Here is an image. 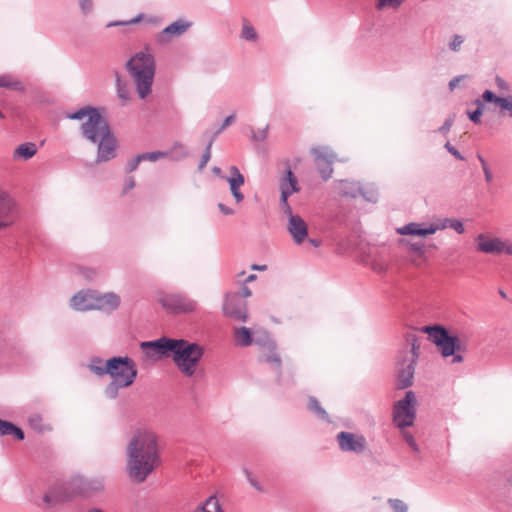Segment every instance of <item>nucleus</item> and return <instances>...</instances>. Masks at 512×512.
I'll list each match as a JSON object with an SVG mask.
<instances>
[{
    "label": "nucleus",
    "instance_id": "nucleus-1",
    "mask_svg": "<svg viewBox=\"0 0 512 512\" xmlns=\"http://www.w3.org/2000/svg\"><path fill=\"white\" fill-rule=\"evenodd\" d=\"M66 118L86 119L80 126V133L86 141L97 145L96 164L108 162L117 156V138L97 108L87 105L75 112L67 113Z\"/></svg>",
    "mask_w": 512,
    "mask_h": 512
},
{
    "label": "nucleus",
    "instance_id": "nucleus-2",
    "mask_svg": "<svg viewBox=\"0 0 512 512\" xmlns=\"http://www.w3.org/2000/svg\"><path fill=\"white\" fill-rule=\"evenodd\" d=\"M156 434L145 428L137 429L126 446V471L135 483L144 482L159 465Z\"/></svg>",
    "mask_w": 512,
    "mask_h": 512
},
{
    "label": "nucleus",
    "instance_id": "nucleus-3",
    "mask_svg": "<svg viewBox=\"0 0 512 512\" xmlns=\"http://www.w3.org/2000/svg\"><path fill=\"white\" fill-rule=\"evenodd\" d=\"M329 229H331V235L337 240L340 253L358 251L360 254H365L362 228L354 217L339 213L331 222Z\"/></svg>",
    "mask_w": 512,
    "mask_h": 512
},
{
    "label": "nucleus",
    "instance_id": "nucleus-4",
    "mask_svg": "<svg viewBox=\"0 0 512 512\" xmlns=\"http://www.w3.org/2000/svg\"><path fill=\"white\" fill-rule=\"evenodd\" d=\"M125 68L134 81L138 96L145 99L152 92L156 71L154 56L144 51L137 52L127 61Z\"/></svg>",
    "mask_w": 512,
    "mask_h": 512
},
{
    "label": "nucleus",
    "instance_id": "nucleus-5",
    "mask_svg": "<svg viewBox=\"0 0 512 512\" xmlns=\"http://www.w3.org/2000/svg\"><path fill=\"white\" fill-rule=\"evenodd\" d=\"M423 331L428 335L429 341L436 346L442 358L451 357L453 364L464 361L461 352L466 351V345L457 333L451 332L440 324L425 326Z\"/></svg>",
    "mask_w": 512,
    "mask_h": 512
},
{
    "label": "nucleus",
    "instance_id": "nucleus-6",
    "mask_svg": "<svg viewBox=\"0 0 512 512\" xmlns=\"http://www.w3.org/2000/svg\"><path fill=\"white\" fill-rule=\"evenodd\" d=\"M205 349L196 342L174 338L170 356L177 369L186 377H192L204 356Z\"/></svg>",
    "mask_w": 512,
    "mask_h": 512
},
{
    "label": "nucleus",
    "instance_id": "nucleus-7",
    "mask_svg": "<svg viewBox=\"0 0 512 512\" xmlns=\"http://www.w3.org/2000/svg\"><path fill=\"white\" fill-rule=\"evenodd\" d=\"M108 375L122 386H131L138 374L135 361L128 356H115L108 359Z\"/></svg>",
    "mask_w": 512,
    "mask_h": 512
},
{
    "label": "nucleus",
    "instance_id": "nucleus-8",
    "mask_svg": "<svg viewBox=\"0 0 512 512\" xmlns=\"http://www.w3.org/2000/svg\"><path fill=\"white\" fill-rule=\"evenodd\" d=\"M416 405V395L412 390L406 391L404 397L394 404L392 416L397 428L405 430L414 424L417 415Z\"/></svg>",
    "mask_w": 512,
    "mask_h": 512
},
{
    "label": "nucleus",
    "instance_id": "nucleus-9",
    "mask_svg": "<svg viewBox=\"0 0 512 512\" xmlns=\"http://www.w3.org/2000/svg\"><path fill=\"white\" fill-rule=\"evenodd\" d=\"M257 347L259 361L267 364L277 374L278 384L284 385L281 377L282 360L277 351V345L268 332L265 335L258 336Z\"/></svg>",
    "mask_w": 512,
    "mask_h": 512
},
{
    "label": "nucleus",
    "instance_id": "nucleus-10",
    "mask_svg": "<svg viewBox=\"0 0 512 512\" xmlns=\"http://www.w3.org/2000/svg\"><path fill=\"white\" fill-rule=\"evenodd\" d=\"M161 306L175 314L191 313L197 308V302L183 293H168L159 296Z\"/></svg>",
    "mask_w": 512,
    "mask_h": 512
},
{
    "label": "nucleus",
    "instance_id": "nucleus-11",
    "mask_svg": "<svg viewBox=\"0 0 512 512\" xmlns=\"http://www.w3.org/2000/svg\"><path fill=\"white\" fill-rule=\"evenodd\" d=\"M336 441L340 451L344 453L361 455L365 453L367 449V440L362 434L340 431L336 434Z\"/></svg>",
    "mask_w": 512,
    "mask_h": 512
},
{
    "label": "nucleus",
    "instance_id": "nucleus-12",
    "mask_svg": "<svg viewBox=\"0 0 512 512\" xmlns=\"http://www.w3.org/2000/svg\"><path fill=\"white\" fill-rule=\"evenodd\" d=\"M476 249L479 252L492 255H512V245L508 241H503L498 237H490L480 233L475 238Z\"/></svg>",
    "mask_w": 512,
    "mask_h": 512
},
{
    "label": "nucleus",
    "instance_id": "nucleus-13",
    "mask_svg": "<svg viewBox=\"0 0 512 512\" xmlns=\"http://www.w3.org/2000/svg\"><path fill=\"white\" fill-rule=\"evenodd\" d=\"M18 217L19 210L16 201L8 192L0 190V231L13 226Z\"/></svg>",
    "mask_w": 512,
    "mask_h": 512
},
{
    "label": "nucleus",
    "instance_id": "nucleus-14",
    "mask_svg": "<svg viewBox=\"0 0 512 512\" xmlns=\"http://www.w3.org/2000/svg\"><path fill=\"white\" fill-rule=\"evenodd\" d=\"M223 313L225 316L240 321L247 322L248 310L247 303L238 293H227L223 303Z\"/></svg>",
    "mask_w": 512,
    "mask_h": 512
},
{
    "label": "nucleus",
    "instance_id": "nucleus-15",
    "mask_svg": "<svg viewBox=\"0 0 512 512\" xmlns=\"http://www.w3.org/2000/svg\"><path fill=\"white\" fill-rule=\"evenodd\" d=\"M174 338L161 337L154 341H144L140 344L143 353L148 358H159L170 356Z\"/></svg>",
    "mask_w": 512,
    "mask_h": 512
},
{
    "label": "nucleus",
    "instance_id": "nucleus-16",
    "mask_svg": "<svg viewBox=\"0 0 512 512\" xmlns=\"http://www.w3.org/2000/svg\"><path fill=\"white\" fill-rule=\"evenodd\" d=\"M416 365L413 361H407L406 358L399 360L396 370V388L404 390L413 385Z\"/></svg>",
    "mask_w": 512,
    "mask_h": 512
},
{
    "label": "nucleus",
    "instance_id": "nucleus-17",
    "mask_svg": "<svg viewBox=\"0 0 512 512\" xmlns=\"http://www.w3.org/2000/svg\"><path fill=\"white\" fill-rule=\"evenodd\" d=\"M121 302L120 295L115 292L102 293L96 290L94 310L111 314L120 307Z\"/></svg>",
    "mask_w": 512,
    "mask_h": 512
},
{
    "label": "nucleus",
    "instance_id": "nucleus-18",
    "mask_svg": "<svg viewBox=\"0 0 512 512\" xmlns=\"http://www.w3.org/2000/svg\"><path fill=\"white\" fill-rule=\"evenodd\" d=\"M437 232V227H433L426 222H409L396 228V233L402 236H412L426 238Z\"/></svg>",
    "mask_w": 512,
    "mask_h": 512
},
{
    "label": "nucleus",
    "instance_id": "nucleus-19",
    "mask_svg": "<svg viewBox=\"0 0 512 512\" xmlns=\"http://www.w3.org/2000/svg\"><path fill=\"white\" fill-rule=\"evenodd\" d=\"M266 331H253L251 328L240 326L233 327L232 335L235 346L238 347H249L252 344L257 346L258 336L265 335Z\"/></svg>",
    "mask_w": 512,
    "mask_h": 512
},
{
    "label": "nucleus",
    "instance_id": "nucleus-20",
    "mask_svg": "<svg viewBox=\"0 0 512 512\" xmlns=\"http://www.w3.org/2000/svg\"><path fill=\"white\" fill-rule=\"evenodd\" d=\"M94 289H82L70 298V306L72 309L80 312L94 310L95 305Z\"/></svg>",
    "mask_w": 512,
    "mask_h": 512
},
{
    "label": "nucleus",
    "instance_id": "nucleus-21",
    "mask_svg": "<svg viewBox=\"0 0 512 512\" xmlns=\"http://www.w3.org/2000/svg\"><path fill=\"white\" fill-rule=\"evenodd\" d=\"M192 26V22L179 18L165 27L158 36L159 42H169L174 37H180L185 34Z\"/></svg>",
    "mask_w": 512,
    "mask_h": 512
},
{
    "label": "nucleus",
    "instance_id": "nucleus-22",
    "mask_svg": "<svg viewBox=\"0 0 512 512\" xmlns=\"http://www.w3.org/2000/svg\"><path fill=\"white\" fill-rule=\"evenodd\" d=\"M286 164L287 168L280 176L278 185L280 196L290 197L293 193H298L300 191V186L297 177L291 170L289 162H287Z\"/></svg>",
    "mask_w": 512,
    "mask_h": 512
},
{
    "label": "nucleus",
    "instance_id": "nucleus-23",
    "mask_svg": "<svg viewBox=\"0 0 512 512\" xmlns=\"http://www.w3.org/2000/svg\"><path fill=\"white\" fill-rule=\"evenodd\" d=\"M65 485L50 488L43 496V509H51L59 504L69 501Z\"/></svg>",
    "mask_w": 512,
    "mask_h": 512
},
{
    "label": "nucleus",
    "instance_id": "nucleus-24",
    "mask_svg": "<svg viewBox=\"0 0 512 512\" xmlns=\"http://www.w3.org/2000/svg\"><path fill=\"white\" fill-rule=\"evenodd\" d=\"M348 158H339L337 154L329 146L322 145V182L331 178L333 173V163L347 162Z\"/></svg>",
    "mask_w": 512,
    "mask_h": 512
},
{
    "label": "nucleus",
    "instance_id": "nucleus-25",
    "mask_svg": "<svg viewBox=\"0 0 512 512\" xmlns=\"http://www.w3.org/2000/svg\"><path fill=\"white\" fill-rule=\"evenodd\" d=\"M287 231L296 244L303 243L308 235L307 225L299 215L291 216L288 219Z\"/></svg>",
    "mask_w": 512,
    "mask_h": 512
},
{
    "label": "nucleus",
    "instance_id": "nucleus-26",
    "mask_svg": "<svg viewBox=\"0 0 512 512\" xmlns=\"http://www.w3.org/2000/svg\"><path fill=\"white\" fill-rule=\"evenodd\" d=\"M229 171L231 173L230 177H226L227 182L230 186V191L232 196L234 197L235 201L237 203H240L244 200V195L240 191V187L244 184L245 179L244 176L241 174L239 169L236 166H231L229 168Z\"/></svg>",
    "mask_w": 512,
    "mask_h": 512
},
{
    "label": "nucleus",
    "instance_id": "nucleus-27",
    "mask_svg": "<svg viewBox=\"0 0 512 512\" xmlns=\"http://www.w3.org/2000/svg\"><path fill=\"white\" fill-rule=\"evenodd\" d=\"M486 90L483 91L480 98L475 99L472 103L476 106L474 110H467L466 115L468 119L474 124L481 123V117L483 115L486 104H494L497 107V101H488L485 97Z\"/></svg>",
    "mask_w": 512,
    "mask_h": 512
},
{
    "label": "nucleus",
    "instance_id": "nucleus-28",
    "mask_svg": "<svg viewBox=\"0 0 512 512\" xmlns=\"http://www.w3.org/2000/svg\"><path fill=\"white\" fill-rule=\"evenodd\" d=\"M64 485L68 492L70 500L75 496L88 494L87 483H86L85 477H82V476L72 477Z\"/></svg>",
    "mask_w": 512,
    "mask_h": 512
},
{
    "label": "nucleus",
    "instance_id": "nucleus-29",
    "mask_svg": "<svg viewBox=\"0 0 512 512\" xmlns=\"http://www.w3.org/2000/svg\"><path fill=\"white\" fill-rule=\"evenodd\" d=\"M37 145L34 142H25L18 145L13 151L15 161H28L37 153Z\"/></svg>",
    "mask_w": 512,
    "mask_h": 512
},
{
    "label": "nucleus",
    "instance_id": "nucleus-30",
    "mask_svg": "<svg viewBox=\"0 0 512 512\" xmlns=\"http://www.w3.org/2000/svg\"><path fill=\"white\" fill-rule=\"evenodd\" d=\"M485 97L488 101H497V107L501 112H509L512 117V96H499L494 91L486 89Z\"/></svg>",
    "mask_w": 512,
    "mask_h": 512
},
{
    "label": "nucleus",
    "instance_id": "nucleus-31",
    "mask_svg": "<svg viewBox=\"0 0 512 512\" xmlns=\"http://www.w3.org/2000/svg\"><path fill=\"white\" fill-rule=\"evenodd\" d=\"M87 368L96 376L102 377L108 373V360L104 361L100 357H92L87 364Z\"/></svg>",
    "mask_w": 512,
    "mask_h": 512
},
{
    "label": "nucleus",
    "instance_id": "nucleus-32",
    "mask_svg": "<svg viewBox=\"0 0 512 512\" xmlns=\"http://www.w3.org/2000/svg\"><path fill=\"white\" fill-rule=\"evenodd\" d=\"M359 196L369 203H376L379 199V192L375 184H360Z\"/></svg>",
    "mask_w": 512,
    "mask_h": 512
},
{
    "label": "nucleus",
    "instance_id": "nucleus-33",
    "mask_svg": "<svg viewBox=\"0 0 512 512\" xmlns=\"http://www.w3.org/2000/svg\"><path fill=\"white\" fill-rule=\"evenodd\" d=\"M240 38L248 41V42H257L258 41V33L254 26L250 23L249 20L243 19L242 20V27L240 32Z\"/></svg>",
    "mask_w": 512,
    "mask_h": 512
},
{
    "label": "nucleus",
    "instance_id": "nucleus-34",
    "mask_svg": "<svg viewBox=\"0 0 512 512\" xmlns=\"http://www.w3.org/2000/svg\"><path fill=\"white\" fill-rule=\"evenodd\" d=\"M342 184V188L340 190V193L343 196L350 197V198H356L359 196L360 192V183L355 181H347V180H340Z\"/></svg>",
    "mask_w": 512,
    "mask_h": 512
},
{
    "label": "nucleus",
    "instance_id": "nucleus-35",
    "mask_svg": "<svg viewBox=\"0 0 512 512\" xmlns=\"http://www.w3.org/2000/svg\"><path fill=\"white\" fill-rule=\"evenodd\" d=\"M168 153V157H170L174 161H180L186 158L189 154L188 149L182 143L176 142L173 144Z\"/></svg>",
    "mask_w": 512,
    "mask_h": 512
},
{
    "label": "nucleus",
    "instance_id": "nucleus-36",
    "mask_svg": "<svg viewBox=\"0 0 512 512\" xmlns=\"http://www.w3.org/2000/svg\"><path fill=\"white\" fill-rule=\"evenodd\" d=\"M0 88H6L10 90H20L22 89L21 82L10 74L0 75Z\"/></svg>",
    "mask_w": 512,
    "mask_h": 512
},
{
    "label": "nucleus",
    "instance_id": "nucleus-37",
    "mask_svg": "<svg viewBox=\"0 0 512 512\" xmlns=\"http://www.w3.org/2000/svg\"><path fill=\"white\" fill-rule=\"evenodd\" d=\"M196 512H223L216 497H210Z\"/></svg>",
    "mask_w": 512,
    "mask_h": 512
},
{
    "label": "nucleus",
    "instance_id": "nucleus-38",
    "mask_svg": "<svg viewBox=\"0 0 512 512\" xmlns=\"http://www.w3.org/2000/svg\"><path fill=\"white\" fill-rule=\"evenodd\" d=\"M123 388H127V386H122L121 383L117 382V381H111L104 389V394L107 398L109 399H115L117 398L118 394H119V390L120 389H123Z\"/></svg>",
    "mask_w": 512,
    "mask_h": 512
},
{
    "label": "nucleus",
    "instance_id": "nucleus-39",
    "mask_svg": "<svg viewBox=\"0 0 512 512\" xmlns=\"http://www.w3.org/2000/svg\"><path fill=\"white\" fill-rule=\"evenodd\" d=\"M116 91L118 97L123 101L127 102L130 99L129 91L125 83L121 80L119 73L116 72Z\"/></svg>",
    "mask_w": 512,
    "mask_h": 512
},
{
    "label": "nucleus",
    "instance_id": "nucleus-40",
    "mask_svg": "<svg viewBox=\"0 0 512 512\" xmlns=\"http://www.w3.org/2000/svg\"><path fill=\"white\" fill-rule=\"evenodd\" d=\"M29 425L36 432H44L46 430L45 425L43 423V418L40 414L34 413L31 414L28 418Z\"/></svg>",
    "mask_w": 512,
    "mask_h": 512
},
{
    "label": "nucleus",
    "instance_id": "nucleus-41",
    "mask_svg": "<svg viewBox=\"0 0 512 512\" xmlns=\"http://www.w3.org/2000/svg\"><path fill=\"white\" fill-rule=\"evenodd\" d=\"M402 434V438L404 439V441L406 442V444L409 446V448L417 454V458H420V447L419 445L417 444L414 436L406 431V430H402L401 432Z\"/></svg>",
    "mask_w": 512,
    "mask_h": 512
},
{
    "label": "nucleus",
    "instance_id": "nucleus-42",
    "mask_svg": "<svg viewBox=\"0 0 512 512\" xmlns=\"http://www.w3.org/2000/svg\"><path fill=\"white\" fill-rule=\"evenodd\" d=\"M139 157H140L141 161L148 160V161L155 162L159 159L168 157V153L164 152V151H153V152H146V153L139 154Z\"/></svg>",
    "mask_w": 512,
    "mask_h": 512
},
{
    "label": "nucleus",
    "instance_id": "nucleus-43",
    "mask_svg": "<svg viewBox=\"0 0 512 512\" xmlns=\"http://www.w3.org/2000/svg\"><path fill=\"white\" fill-rule=\"evenodd\" d=\"M288 199H289L288 196H280L279 209L282 212V214L289 219V218H291V216H295L296 214H293L292 208L289 204Z\"/></svg>",
    "mask_w": 512,
    "mask_h": 512
},
{
    "label": "nucleus",
    "instance_id": "nucleus-44",
    "mask_svg": "<svg viewBox=\"0 0 512 512\" xmlns=\"http://www.w3.org/2000/svg\"><path fill=\"white\" fill-rule=\"evenodd\" d=\"M86 483H87L88 494L92 493V492L101 491L104 488V483H103L102 479H98V478L89 479V478H86Z\"/></svg>",
    "mask_w": 512,
    "mask_h": 512
},
{
    "label": "nucleus",
    "instance_id": "nucleus-45",
    "mask_svg": "<svg viewBox=\"0 0 512 512\" xmlns=\"http://www.w3.org/2000/svg\"><path fill=\"white\" fill-rule=\"evenodd\" d=\"M213 142H214V137H212L210 139V141L208 142V144L206 146L204 153L202 154V157H201V160H200V163L198 166V169L200 171L204 169V167L207 165V163L209 162V160L211 158V148H212Z\"/></svg>",
    "mask_w": 512,
    "mask_h": 512
},
{
    "label": "nucleus",
    "instance_id": "nucleus-46",
    "mask_svg": "<svg viewBox=\"0 0 512 512\" xmlns=\"http://www.w3.org/2000/svg\"><path fill=\"white\" fill-rule=\"evenodd\" d=\"M454 121H455V114L449 115L445 119L444 123L437 129L436 132H438L439 134H441L443 136H446L449 133L451 127L453 126Z\"/></svg>",
    "mask_w": 512,
    "mask_h": 512
},
{
    "label": "nucleus",
    "instance_id": "nucleus-47",
    "mask_svg": "<svg viewBox=\"0 0 512 512\" xmlns=\"http://www.w3.org/2000/svg\"><path fill=\"white\" fill-rule=\"evenodd\" d=\"M243 473L247 479V481L249 482V484L254 488L256 489L257 491L259 492H262L263 491V487L262 485L259 483V481L254 477V475L252 474V472L244 467L243 468Z\"/></svg>",
    "mask_w": 512,
    "mask_h": 512
},
{
    "label": "nucleus",
    "instance_id": "nucleus-48",
    "mask_svg": "<svg viewBox=\"0 0 512 512\" xmlns=\"http://www.w3.org/2000/svg\"><path fill=\"white\" fill-rule=\"evenodd\" d=\"M419 349H420V345L417 343L416 339H413V342H412L411 348H410L411 355L410 356L405 355L403 358H406L407 361H413V364L416 365L417 360L419 358Z\"/></svg>",
    "mask_w": 512,
    "mask_h": 512
},
{
    "label": "nucleus",
    "instance_id": "nucleus-49",
    "mask_svg": "<svg viewBox=\"0 0 512 512\" xmlns=\"http://www.w3.org/2000/svg\"><path fill=\"white\" fill-rule=\"evenodd\" d=\"M251 139L255 142H263L268 137V131H269V125H266L263 129H260L258 131H254L253 129Z\"/></svg>",
    "mask_w": 512,
    "mask_h": 512
},
{
    "label": "nucleus",
    "instance_id": "nucleus-50",
    "mask_svg": "<svg viewBox=\"0 0 512 512\" xmlns=\"http://www.w3.org/2000/svg\"><path fill=\"white\" fill-rule=\"evenodd\" d=\"M78 5L84 16L91 14L94 10L93 0H78Z\"/></svg>",
    "mask_w": 512,
    "mask_h": 512
},
{
    "label": "nucleus",
    "instance_id": "nucleus-51",
    "mask_svg": "<svg viewBox=\"0 0 512 512\" xmlns=\"http://www.w3.org/2000/svg\"><path fill=\"white\" fill-rule=\"evenodd\" d=\"M142 17H143V15L140 14L128 21H111L106 25V27L111 28V27H117V26H127V25H131V24H136L141 21Z\"/></svg>",
    "mask_w": 512,
    "mask_h": 512
},
{
    "label": "nucleus",
    "instance_id": "nucleus-52",
    "mask_svg": "<svg viewBox=\"0 0 512 512\" xmlns=\"http://www.w3.org/2000/svg\"><path fill=\"white\" fill-rule=\"evenodd\" d=\"M388 503L394 512H407L408 506L400 499H389Z\"/></svg>",
    "mask_w": 512,
    "mask_h": 512
},
{
    "label": "nucleus",
    "instance_id": "nucleus-53",
    "mask_svg": "<svg viewBox=\"0 0 512 512\" xmlns=\"http://www.w3.org/2000/svg\"><path fill=\"white\" fill-rule=\"evenodd\" d=\"M464 37L458 34H455L452 37V40L449 42V49L451 51L457 52L459 51L461 45L464 43Z\"/></svg>",
    "mask_w": 512,
    "mask_h": 512
},
{
    "label": "nucleus",
    "instance_id": "nucleus-54",
    "mask_svg": "<svg viewBox=\"0 0 512 512\" xmlns=\"http://www.w3.org/2000/svg\"><path fill=\"white\" fill-rule=\"evenodd\" d=\"M405 0H377V8L384 7L398 8Z\"/></svg>",
    "mask_w": 512,
    "mask_h": 512
},
{
    "label": "nucleus",
    "instance_id": "nucleus-55",
    "mask_svg": "<svg viewBox=\"0 0 512 512\" xmlns=\"http://www.w3.org/2000/svg\"><path fill=\"white\" fill-rule=\"evenodd\" d=\"M444 148L447 150L448 153H450L452 156H454L455 159L460 160V161H464L465 160V157L449 141H447L444 144Z\"/></svg>",
    "mask_w": 512,
    "mask_h": 512
},
{
    "label": "nucleus",
    "instance_id": "nucleus-56",
    "mask_svg": "<svg viewBox=\"0 0 512 512\" xmlns=\"http://www.w3.org/2000/svg\"><path fill=\"white\" fill-rule=\"evenodd\" d=\"M307 408L313 412L316 416H320V404L316 397H309Z\"/></svg>",
    "mask_w": 512,
    "mask_h": 512
},
{
    "label": "nucleus",
    "instance_id": "nucleus-57",
    "mask_svg": "<svg viewBox=\"0 0 512 512\" xmlns=\"http://www.w3.org/2000/svg\"><path fill=\"white\" fill-rule=\"evenodd\" d=\"M449 227L455 230L458 234H463L465 232V226L462 220L451 218Z\"/></svg>",
    "mask_w": 512,
    "mask_h": 512
},
{
    "label": "nucleus",
    "instance_id": "nucleus-58",
    "mask_svg": "<svg viewBox=\"0 0 512 512\" xmlns=\"http://www.w3.org/2000/svg\"><path fill=\"white\" fill-rule=\"evenodd\" d=\"M235 120V116L232 114V115H229L227 116L222 125L219 127V129L214 133V135L212 137H216L218 136L219 134H221L229 125H231Z\"/></svg>",
    "mask_w": 512,
    "mask_h": 512
},
{
    "label": "nucleus",
    "instance_id": "nucleus-59",
    "mask_svg": "<svg viewBox=\"0 0 512 512\" xmlns=\"http://www.w3.org/2000/svg\"><path fill=\"white\" fill-rule=\"evenodd\" d=\"M141 162L142 161H141L139 155H137L136 157L132 158L131 160H129L127 162V165H126V168H125L126 172L130 173V172L135 171L138 168V166H139V164Z\"/></svg>",
    "mask_w": 512,
    "mask_h": 512
},
{
    "label": "nucleus",
    "instance_id": "nucleus-60",
    "mask_svg": "<svg viewBox=\"0 0 512 512\" xmlns=\"http://www.w3.org/2000/svg\"><path fill=\"white\" fill-rule=\"evenodd\" d=\"M13 427V423L0 419V435H9Z\"/></svg>",
    "mask_w": 512,
    "mask_h": 512
},
{
    "label": "nucleus",
    "instance_id": "nucleus-61",
    "mask_svg": "<svg viewBox=\"0 0 512 512\" xmlns=\"http://www.w3.org/2000/svg\"><path fill=\"white\" fill-rule=\"evenodd\" d=\"M82 274H83L84 278L87 279L88 281H93L98 276V272L94 268H84L82 270Z\"/></svg>",
    "mask_w": 512,
    "mask_h": 512
},
{
    "label": "nucleus",
    "instance_id": "nucleus-62",
    "mask_svg": "<svg viewBox=\"0 0 512 512\" xmlns=\"http://www.w3.org/2000/svg\"><path fill=\"white\" fill-rule=\"evenodd\" d=\"M410 250L415 252L418 255H424L425 253V245L422 242H413L409 245Z\"/></svg>",
    "mask_w": 512,
    "mask_h": 512
},
{
    "label": "nucleus",
    "instance_id": "nucleus-63",
    "mask_svg": "<svg viewBox=\"0 0 512 512\" xmlns=\"http://www.w3.org/2000/svg\"><path fill=\"white\" fill-rule=\"evenodd\" d=\"M9 435L14 436L17 440H20V441L25 438V434L22 431V429L17 427L15 424H13V427H12Z\"/></svg>",
    "mask_w": 512,
    "mask_h": 512
},
{
    "label": "nucleus",
    "instance_id": "nucleus-64",
    "mask_svg": "<svg viewBox=\"0 0 512 512\" xmlns=\"http://www.w3.org/2000/svg\"><path fill=\"white\" fill-rule=\"evenodd\" d=\"M9 435L14 436L17 440H20V441L25 438V434L22 431V429L17 427L15 424H13V427H12Z\"/></svg>",
    "mask_w": 512,
    "mask_h": 512
}]
</instances>
